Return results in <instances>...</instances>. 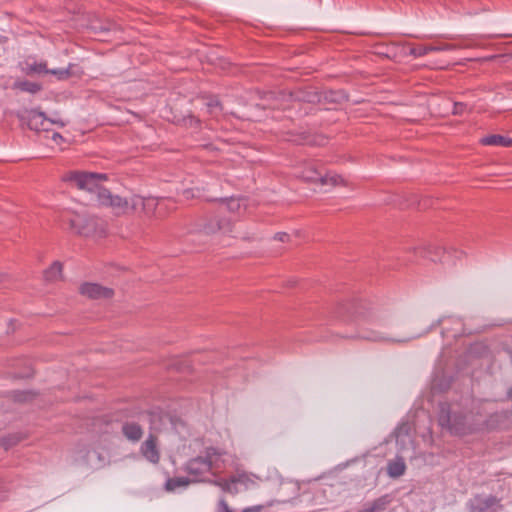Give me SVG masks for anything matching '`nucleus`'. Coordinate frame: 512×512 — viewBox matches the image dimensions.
Segmentation results:
<instances>
[{"label":"nucleus","mask_w":512,"mask_h":512,"mask_svg":"<svg viewBox=\"0 0 512 512\" xmlns=\"http://www.w3.org/2000/svg\"><path fill=\"white\" fill-rule=\"evenodd\" d=\"M73 65H69L67 68H55V69H48L47 74H52L57 77L58 80H66L72 76V69Z\"/></svg>","instance_id":"obj_27"},{"label":"nucleus","mask_w":512,"mask_h":512,"mask_svg":"<svg viewBox=\"0 0 512 512\" xmlns=\"http://www.w3.org/2000/svg\"><path fill=\"white\" fill-rule=\"evenodd\" d=\"M298 177L302 178L306 182L319 183L322 186L346 185V181L342 176L335 173L322 174L312 163L307 164L303 170L298 173Z\"/></svg>","instance_id":"obj_6"},{"label":"nucleus","mask_w":512,"mask_h":512,"mask_svg":"<svg viewBox=\"0 0 512 512\" xmlns=\"http://www.w3.org/2000/svg\"><path fill=\"white\" fill-rule=\"evenodd\" d=\"M289 97L303 102H315L320 100V96L314 92H305V91H297L294 93H290Z\"/></svg>","instance_id":"obj_24"},{"label":"nucleus","mask_w":512,"mask_h":512,"mask_svg":"<svg viewBox=\"0 0 512 512\" xmlns=\"http://www.w3.org/2000/svg\"><path fill=\"white\" fill-rule=\"evenodd\" d=\"M217 512H233L223 497L218 501Z\"/></svg>","instance_id":"obj_34"},{"label":"nucleus","mask_w":512,"mask_h":512,"mask_svg":"<svg viewBox=\"0 0 512 512\" xmlns=\"http://www.w3.org/2000/svg\"><path fill=\"white\" fill-rule=\"evenodd\" d=\"M438 423L454 435H466L474 432L488 430L491 426L487 421L472 420L471 415H459L451 411L447 403L439 405Z\"/></svg>","instance_id":"obj_2"},{"label":"nucleus","mask_w":512,"mask_h":512,"mask_svg":"<svg viewBox=\"0 0 512 512\" xmlns=\"http://www.w3.org/2000/svg\"><path fill=\"white\" fill-rule=\"evenodd\" d=\"M207 113L212 116H217L222 111V106L217 98H210L205 103Z\"/></svg>","instance_id":"obj_28"},{"label":"nucleus","mask_w":512,"mask_h":512,"mask_svg":"<svg viewBox=\"0 0 512 512\" xmlns=\"http://www.w3.org/2000/svg\"><path fill=\"white\" fill-rule=\"evenodd\" d=\"M406 471V464L402 457L397 456L387 464V474L391 478H398Z\"/></svg>","instance_id":"obj_15"},{"label":"nucleus","mask_w":512,"mask_h":512,"mask_svg":"<svg viewBox=\"0 0 512 512\" xmlns=\"http://www.w3.org/2000/svg\"><path fill=\"white\" fill-rule=\"evenodd\" d=\"M70 228L79 236L86 238H101L106 233L103 220L91 215H79L69 221Z\"/></svg>","instance_id":"obj_4"},{"label":"nucleus","mask_w":512,"mask_h":512,"mask_svg":"<svg viewBox=\"0 0 512 512\" xmlns=\"http://www.w3.org/2000/svg\"><path fill=\"white\" fill-rule=\"evenodd\" d=\"M216 486L220 487L224 492L230 493L232 495H236L239 492V488L237 487L235 475L231 476L229 479H220L213 482Z\"/></svg>","instance_id":"obj_20"},{"label":"nucleus","mask_w":512,"mask_h":512,"mask_svg":"<svg viewBox=\"0 0 512 512\" xmlns=\"http://www.w3.org/2000/svg\"><path fill=\"white\" fill-rule=\"evenodd\" d=\"M223 453L218 449L209 447L205 450L204 456H198L189 460L185 470L192 477L193 482L202 481V476L211 470L222 468Z\"/></svg>","instance_id":"obj_3"},{"label":"nucleus","mask_w":512,"mask_h":512,"mask_svg":"<svg viewBox=\"0 0 512 512\" xmlns=\"http://www.w3.org/2000/svg\"><path fill=\"white\" fill-rule=\"evenodd\" d=\"M395 436H396V443L401 446L400 450L405 449L406 443H409V444L412 443V440L409 436V428L407 425L399 426L395 430Z\"/></svg>","instance_id":"obj_22"},{"label":"nucleus","mask_w":512,"mask_h":512,"mask_svg":"<svg viewBox=\"0 0 512 512\" xmlns=\"http://www.w3.org/2000/svg\"><path fill=\"white\" fill-rule=\"evenodd\" d=\"M81 458L91 468H99L105 464V456L96 449L87 450Z\"/></svg>","instance_id":"obj_14"},{"label":"nucleus","mask_w":512,"mask_h":512,"mask_svg":"<svg viewBox=\"0 0 512 512\" xmlns=\"http://www.w3.org/2000/svg\"><path fill=\"white\" fill-rule=\"evenodd\" d=\"M360 338L368 340V341H374V342H406L407 339H397L392 336H390L388 333L375 330V329H368L365 331H362L360 334Z\"/></svg>","instance_id":"obj_12"},{"label":"nucleus","mask_w":512,"mask_h":512,"mask_svg":"<svg viewBox=\"0 0 512 512\" xmlns=\"http://www.w3.org/2000/svg\"><path fill=\"white\" fill-rule=\"evenodd\" d=\"M499 500L494 496H480L477 495L468 502L470 512H486L489 509L497 506Z\"/></svg>","instance_id":"obj_11"},{"label":"nucleus","mask_w":512,"mask_h":512,"mask_svg":"<svg viewBox=\"0 0 512 512\" xmlns=\"http://www.w3.org/2000/svg\"><path fill=\"white\" fill-rule=\"evenodd\" d=\"M376 324H379L380 326H382L384 324V321H377Z\"/></svg>","instance_id":"obj_44"},{"label":"nucleus","mask_w":512,"mask_h":512,"mask_svg":"<svg viewBox=\"0 0 512 512\" xmlns=\"http://www.w3.org/2000/svg\"><path fill=\"white\" fill-rule=\"evenodd\" d=\"M359 512H370L369 509L367 508V506L365 505V507L360 510Z\"/></svg>","instance_id":"obj_43"},{"label":"nucleus","mask_w":512,"mask_h":512,"mask_svg":"<svg viewBox=\"0 0 512 512\" xmlns=\"http://www.w3.org/2000/svg\"><path fill=\"white\" fill-rule=\"evenodd\" d=\"M23 439L22 435L20 433H13L9 434L7 436H4L0 440V447H3L4 450H9L10 448L17 445L21 440Z\"/></svg>","instance_id":"obj_25"},{"label":"nucleus","mask_w":512,"mask_h":512,"mask_svg":"<svg viewBox=\"0 0 512 512\" xmlns=\"http://www.w3.org/2000/svg\"><path fill=\"white\" fill-rule=\"evenodd\" d=\"M52 139L57 143V144H60L61 142L64 141V138L62 137V135H60L59 133L55 132L52 136Z\"/></svg>","instance_id":"obj_39"},{"label":"nucleus","mask_w":512,"mask_h":512,"mask_svg":"<svg viewBox=\"0 0 512 512\" xmlns=\"http://www.w3.org/2000/svg\"><path fill=\"white\" fill-rule=\"evenodd\" d=\"M263 509L262 505H255L244 508L241 512H260Z\"/></svg>","instance_id":"obj_38"},{"label":"nucleus","mask_w":512,"mask_h":512,"mask_svg":"<svg viewBox=\"0 0 512 512\" xmlns=\"http://www.w3.org/2000/svg\"><path fill=\"white\" fill-rule=\"evenodd\" d=\"M442 321H443V319H442V318H440V319H438V320H437V321H436L432 326H433V327H436V326L440 325V324L442 323Z\"/></svg>","instance_id":"obj_42"},{"label":"nucleus","mask_w":512,"mask_h":512,"mask_svg":"<svg viewBox=\"0 0 512 512\" xmlns=\"http://www.w3.org/2000/svg\"><path fill=\"white\" fill-rule=\"evenodd\" d=\"M222 204L225 205V208L232 213H239L241 209H245L246 200L244 198H227L221 200Z\"/></svg>","instance_id":"obj_19"},{"label":"nucleus","mask_w":512,"mask_h":512,"mask_svg":"<svg viewBox=\"0 0 512 512\" xmlns=\"http://www.w3.org/2000/svg\"><path fill=\"white\" fill-rule=\"evenodd\" d=\"M467 109L466 104L462 102H455L453 107V114L454 115H462Z\"/></svg>","instance_id":"obj_33"},{"label":"nucleus","mask_w":512,"mask_h":512,"mask_svg":"<svg viewBox=\"0 0 512 512\" xmlns=\"http://www.w3.org/2000/svg\"><path fill=\"white\" fill-rule=\"evenodd\" d=\"M14 87L25 92L35 94L41 90V85L31 81H19L15 82Z\"/></svg>","instance_id":"obj_26"},{"label":"nucleus","mask_w":512,"mask_h":512,"mask_svg":"<svg viewBox=\"0 0 512 512\" xmlns=\"http://www.w3.org/2000/svg\"><path fill=\"white\" fill-rule=\"evenodd\" d=\"M391 503V497L389 495H383L371 503L366 504L370 512H382Z\"/></svg>","instance_id":"obj_23"},{"label":"nucleus","mask_w":512,"mask_h":512,"mask_svg":"<svg viewBox=\"0 0 512 512\" xmlns=\"http://www.w3.org/2000/svg\"><path fill=\"white\" fill-rule=\"evenodd\" d=\"M37 396V393L33 391H15L13 398L16 402H27L33 400Z\"/></svg>","instance_id":"obj_29"},{"label":"nucleus","mask_w":512,"mask_h":512,"mask_svg":"<svg viewBox=\"0 0 512 512\" xmlns=\"http://www.w3.org/2000/svg\"><path fill=\"white\" fill-rule=\"evenodd\" d=\"M182 195L185 199L200 198L202 197L201 190L198 187H190L182 190Z\"/></svg>","instance_id":"obj_32"},{"label":"nucleus","mask_w":512,"mask_h":512,"mask_svg":"<svg viewBox=\"0 0 512 512\" xmlns=\"http://www.w3.org/2000/svg\"><path fill=\"white\" fill-rule=\"evenodd\" d=\"M79 292L81 295L93 300L109 299L114 294L111 288L90 282L81 284L79 287Z\"/></svg>","instance_id":"obj_8"},{"label":"nucleus","mask_w":512,"mask_h":512,"mask_svg":"<svg viewBox=\"0 0 512 512\" xmlns=\"http://www.w3.org/2000/svg\"><path fill=\"white\" fill-rule=\"evenodd\" d=\"M111 425L112 426H114V425L119 426L121 431H122V433L124 434V436L128 438V422H124V423H121V424L119 422H115V423L112 422ZM112 429H114V427H112Z\"/></svg>","instance_id":"obj_35"},{"label":"nucleus","mask_w":512,"mask_h":512,"mask_svg":"<svg viewBox=\"0 0 512 512\" xmlns=\"http://www.w3.org/2000/svg\"><path fill=\"white\" fill-rule=\"evenodd\" d=\"M274 239L281 242H286L289 239V235L285 232H278L275 234Z\"/></svg>","instance_id":"obj_37"},{"label":"nucleus","mask_w":512,"mask_h":512,"mask_svg":"<svg viewBox=\"0 0 512 512\" xmlns=\"http://www.w3.org/2000/svg\"><path fill=\"white\" fill-rule=\"evenodd\" d=\"M452 49H454V46L450 44L419 45L410 48L409 54L417 58L425 56L431 52L448 51Z\"/></svg>","instance_id":"obj_13"},{"label":"nucleus","mask_w":512,"mask_h":512,"mask_svg":"<svg viewBox=\"0 0 512 512\" xmlns=\"http://www.w3.org/2000/svg\"><path fill=\"white\" fill-rule=\"evenodd\" d=\"M26 73L28 75H32L35 73H48V68L46 63H33V64H27L26 67Z\"/></svg>","instance_id":"obj_30"},{"label":"nucleus","mask_w":512,"mask_h":512,"mask_svg":"<svg viewBox=\"0 0 512 512\" xmlns=\"http://www.w3.org/2000/svg\"><path fill=\"white\" fill-rule=\"evenodd\" d=\"M480 143L487 146H502V147H511L512 146V138L505 137L502 135H488L483 137L480 140Z\"/></svg>","instance_id":"obj_16"},{"label":"nucleus","mask_w":512,"mask_h":512,"mask_svg":"<svg viewBox=\"0 0 512 512\" xmlns=\"http://www.w3.org/2000/svg\"><path fill=\"white\" fill-rule=\"evenodd\" d=\"M139 454L142 458L152 464H157L160 460V452L157 444V437L153 434L145 439L141 444Z\"/></svg>","instance_id":"obj_10"},{"label":"nucleus","mask_w":512,"mask_h":512,"mask_svg":"<svg viewBox=\"0 0 512 512\" xmlns=\"http://www.w3.org/2000/svg\"><path fill=\"white\" fill-rule=\"evenodd\" d=\"M32 376V373L30 374H16L15 377L16 378H25V377H30Z\"/></svg>","instance_id":"obj_41"},{"label":"nucleus","mask_w":512,"mask_h":512,"mask_svg":"<svg viewBox=\"0 0 512 512\" xmlns=\"http://www.w3.org/2000/svg\"><path fill=\"white\" fill-rule=\"evenodd\" d=\"M191 482H193L192 479L188 477H173L166 481L165 488L168 491H176L177 489L187 487Z\"/></svg>","instance_id":"obj_21"},{"label":"nucleus","mask_w":512,"mask_h":512,"mask_svg":"<svg viewBox=\"0 0 512 512\" xmlns=\"http://www.w3.org/2000/svg\"><path fill=\"white\" fill-rule=\"evenodd\" d=\"M345 99V95L340 92H330L329 100L337 102Z\"/></svg>","instance_id":"obj_36"},{"label":"nucleus","mask_w":512,"mask_h":512,"mask_svg":"<svg viewBox=\"0 0 512 512\" xmlns=\"http://www.w3.org/2000/svg\"><path fill=\"white\" fill-rule=\"evenodd\" d=\"M203 232L208 235L219 233L237 237V235H233L234 225L231 219L226 217H212L208 219L203 225Z\"/></svg>","instance_id":"obj_7"},{"label":"nucleus","mask_w":512,"mask_h":512,"mask_svg":"<svg viewBox=\"0 0 512 512\" xmlns=\"http://www.w3.org/2000/svg\"><path fill=\"white\" fill-rule=\"evenodd\" d=\"M10 279V276L7 273L0 272V284L8 281Z\"/></svg>","instance_id":"obj_40"},{"label":"nucleus","mask_w":512,"mask_h":512,"mask_svg":"<svg viewBox=\"0 0 512 512\" xmlns=\"http://www.w3.org/2000/svg\"><path fill=\"white\" fill-rule=\"evenodd\" d=\"M164 203V200H157L152 197L144 198L139 195H134L130 199V209L137 213L150 214L154 210L160 207Z\"/></svg>","instance_id":"obj_9"},{"label":"nucleus","mask_w":512,"mask_h":512,"mask_svg":"<svg viewBox=\"0 0 512 512\" xmlns=\"http://www.w3.org/2000/svg\"><path fill=\"white\" fill-rule=\"evenodd\" d=\"M142 436V427L136 423H130V441H138Z\"/></svg>","instance_id":"obj_31"},{"label":"nucleus","mask_w":512,"mask_h":512,"mask_svg":"<svg viewBox=\"0 0 512 512\" xmlns=\"http://www.w3.org/2000/svg\"><path fill=\"white\" fill-rule=\"evenodd\" d=\"M63 264L60 261H54L49 268L44 271V279L52 282L62 278Z\"/></svg>","instance_id":"obj_18"},{"label":"nucleus","mask_w":512,"mask_h":512,"mask_svg":"<svg viewBox=\"0 0 512 512\" xmlns=\"http://www.w3.org/2000/svg\"><path fill=\"white\" fill-rule=\"evenodd\" d=\"M14 115L22 125H26L30 130L34 131H48L51 124H56L60 127L65 126V122L61 119L48 118L45 113L34 109L17 111Z\"/></svg>","instance_id":"obj_5"},{"label":"nucleus","mask_w":512,"mask_h":512,"mask_svg":"<svg viewBox=\"0 0 512 512\" xmlns=\"http://www.w3.org/2000/svg\"><path fill=\"white\" fill-rule=\"evenodd\" d=\"M237 487L241 486L244 490H248L257 486L259 478L253 474L238 473L235 475Z\"/></svg>","instance_id":"obj_17"},{"label":"nucleus","mask_w":512,"mask_h":512,"mask_svg":"<svg viewBox=\"0 0 512 512\" xmlns=\"http://www.w3.org/2000/svg\"><path fill=\"white\" fill-rule=\"evenodd\" d=\"M107 179L108 175L105 173L87 171H69L62 177L64 182L95 195L99 206L108 207L114 213L120 214L125 211L127 201L125 198L114 195L101 184Z\"/></svg>","instance_id":"obj_1"}]
</instances>
